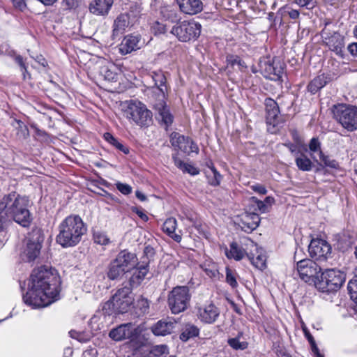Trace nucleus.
I'll return each mask as SVG.
<instances>
[{"instance_id":"obj_32","label":"nucleus","mask_w":357,"mask_h":357,"mask_svg":"<svg viewBox=\"0 0 357 357\" xmlns=\"http://www.w3.org/2000/svg\"><path fill=\"white\" fill-rule=\"evenodd\" d=\"M128 24V16L125 15H120L114 20L113 25V36H116L122 33Z\"/></svg>"},{"instance_id":"obj_43","label":"nucleus","mask_w":357,"mask_h":357,"mask_svg":"<svg viewBox=\"0 0 357 357\" xmlns=\"http://www.w3.org/2000/svg\"><path fill=\"white\" fill-rule=\"evenodd\" d=\"M319 159L326 167L331 168H337L338 167V163L335 160L331 159L328 155H325L322 151H320Z\"/></svg>"},{"instance_id":"obj_41","label":"nucleus","mask_w":357,"mask_h":357,"mask_svg":"<svg viewBox=\"0 0 357 357\" xmlns=\"http://www.w3.org/2000/svg\"><path fill=\"white\" fill-rule=\"evenodd\" d=\"M94 242L97 244L106 245L110 243V240L108 236L102 232H95L93 234Z\"/></svg>"},{"instance_id":"obj_52","label":"nucleus","mask_w":357,"mask_h":357,"mask_svg":"<svg viewBox=\"0 0 357 357\" xmlns=\"http://www.w3.org/2000/svg\"><path fill=\"white\" fill-rule=\"evenodd\" d=\"M284 12L287 13L289 17L292 20H296L299 17L300 13L298 10L291 9L290 8H284Z\"/></svg>"},{"instance_id":"obj_60","label":"nucleus","mask_w":357,"mask_h":357,"mask_svg":"<svg viewBox=\"0 0 357 357\" xmlns=\"http://www.w3.org/2000/svg\"><path fill=\"white\" fill-rule=\"evenodd\" d=\"M15 61L17 62V64H19L20 66V67L22 68V70H26V66H25V64L23 61V58L18 55L15 57Z\"/></svg>"},{"instance_id":"obj_35","label":"nucleus","mask_w":357,"mask_h":357,"mask_svg":"<svg viewBox=\"0 0 357 357\" xmlns=\"http://www.w3.org/2000/svg\"><path fill=\"white\" fill-rule=\"evenodd\" d=\"M241 338L242 334L239 333L236 337L228 339L227 343L235 350H244L248 348V344L246 341L241 340Z\"/></svg>"},{"instance_id":"obj_58","label":"nucleus","mask_w":357,"mask_h":357,"mask_svg":"<svg viewBox=\"0 0 357 357\" xmlns=\"http://www.w3.org/2000/svg\"><path fill=\"white\" fill-rule=\"evenodd\" d=\"M349 52L354 56H357V43H354L348 46Z\"/></svg>"},{"instance_id":"obj_42","label":"nucleus","mask_w":357,"mask_h":357,"mask_svg":"<svg viewBox=\"0 0 357 357\" xmlns=\"http://www.w3.org/2000/svg\"><path fill=\"white\" fill-rule=\"evenodd\" d=\"M348 289L351 293V297L356 303L355 310L357 312V279L351 280L348 284Z\"/></svg>"},{"instance_id":"obj_26","label":"nucleus","mask_w":357,"mask_h":357,"mask_svg":"<svg viewBox=\"0 0 357 357\" xmlns=\"http://www.w3.org/2000/svg\"><path fill=\"white\" fill-rule=\"evenodd\" d=\"M176 225V220L174 218H167L163 224L162 230L178 243L181 241V236L175 233Z\"/></svg>"},{"instance_id":"obj_38","label":"nucleus","mask_w":357,"mask_h":357,"mask_svg":"<svg viewBox=\"0 0 357 357\" xmlns=\"http://www.w3.org/2000/svg\"><path fill=\"white\" fill-rule=\"evenodd\" d=\"M208 182L211 185H218L220 183L222 176L214 167L211 168V173L208 174Z\"/></svg>"},{"instance_id":"obj_12","label":"nucleus","mask_w":357,"mask_h":357,"mask_svg":"<svg viewBox=\"0 0 357 357\" xmlns=\"http://www.w3.org/2000/svg\"><path fill=\"white\" fill-rule=\"evenodd\" d=\"M44 236L42 230L34 228L29 234L24 254L27 261H34L40 255Z\"/></svg>"},{"instance_id":"obj_10","label":"nucleus","mask_w":357,"mask_h":357,"mask_svg":"<svg viewBox=\"0 0 357 357\" xmlns=\"http://www.w3.org/2000/svg\"><path fill=\"white\" fill-rule=\"evenodd\" d=\"M202 26L194 20L183 21L174 25L171 33L181 42L194 41L201 33Z\"/></svg>"},{"instance_id":"obj_53","label":"nucleus","mask_w":357,"mask_h":357,"mask_svg":"<svg viewBox=\"0 0 357 357\" xmlns=\"http://www.w3.org/2000/svg\"><path fill=\"white\" fill-rule=\"evenodd\" d=\"M13 6L15 8L22 11L26 8L25 0H13Z\"/></svg>"},{"instance_id":"obj_31","label":"nucleus","mask_w":357,"mask_h":357,"mask_svg":"<svg viewBox=\"0 0 357 357\" xmlns=\"http://www.w3.org/2000/svg\"><path fill=\"white\" fill-rule=\"evenodd\" d=\"M297 167L303 172H309L312 169V162L304 153H298L295 158Z\"/></svg>"},{"instance_id":"obj_20","label":"nucleus","mask_w":357,"mask_h":357,"mask_svg":"<svg viewBox=\"0 0 357 357\" xmlns=\"http://www.w3.org/2000/svg\"><path fill=\"white\" fill-rule=\"evenodd\" d=\"M220 316V310L213 303H209L198 310V317L200 320L206 324H213L216 321Z\"/></svg>"},{"instance_id":"obj_5","label":"nucleus","mask_w":357,"mask_h":357,"mask_svg":"<svg viewBox=\"0 0 357 357\" xmlns=\"http://www.w3.org/2000/svg\"><path fill=\"white\" fill-rule=\"evenodd\" d=\"M123 116L140 127H147L152 122V112L140 101L130 100L121 104Z\"/></svg>"},{"instance_id":"obj_11","label":"nucleus","mask_w":357,"mask_h":357,"mask_svg":"<svg viewBox=\"0 0 357 357\" xmlns=\"http://www.w3.org/2000/svg\"><path fill=\"white\" fill-rule=\"evenodd\" d=\"M296 270L302 280L316 287L321 273V268L317 262L310 259L299 260L296 264Z\"/></svg>"},{"instance_id":"obj_16","label":"nucleus","mask_w":357,"mask_h":357,"mask_svg":"<svg viewBox=\"0 0 357 357\" xmlns=\"http://www.w3.org/2000/svg\"><path fill=\"white\" fill-rule=\"evenodd\" d=\"M137 334L138 331L135 325L132 323H127L112 329L109 336L115 341L132 340L137 337Z\"/></svg>"},{"instance_id":"obj_50","label":"nucleus","mask_w":357,"mask_h":357,"mask_svg":"<svg viewBox=\"0 0 357 357\" xmlns=\"http://www.w3.org/2000/svg\"><path fill=\"white\" fill-rule=\"evenodd\" d=\"M250 188L254 190L255 192L259 193L260 195H266L267 193V190L265 186L261 184H255L250 186Z\"/></svg>"},{"instance_id":"obj_2","label":"nucleus","mask_w":357,"mask_h":357,"mask_svg":"<svg viewBox=\"0 0 357 357\" xmlns=\"http://www.w3.org/2000/svg\"><path fill=\"white\" fill-rule=\"evenodd\" d=\"M29 199L16 192L5 195L0 199V232L5 230L14 221L24 227H28L32 222L29 209Z\"/></svg>"},{"instance_id":"obj_14","label":"nucleus","mask_w":357,"mask_h":357,"mask_svg":"<svg viewBox=\"0 0 357 357\" xmlns=\"http://www.w3.org/2000/svg\"><path fill=\"white\" fill-rule=\"evenodd\" d=\"M308 251L312 258L324 261L331 254V246L325 240L313 239L309 245Z\"/></svg>"},{"instance_id":"obj_49","label":"nucleus","mask_w":357,"mask_h":357,"mask_svg":"<svg viewBox=\"0 0 357 357\" xmlns=\"http://www.w3.org/2000/svg\"><path fill=\"white\" fill-rule=\"evenodd\" d=\"M137 307H139L142 313H146L149 309V303L147 299L142 298L137 301Z\"/></svg>"},{"instance_id":"obj_62","label":"nucleus","mask_w":357,"mask_h":357,"mask_svg":"<svg viewBox=\"0 0 357 357\" xmlns=\"http://www.w3.org/2000/svg\"><path fill=\"white\" fill-rule=\"evenodd\" d=\"M263 202L268 206V208H269L272 206V204H274L275 199L273 197L268 196V197H266L265 198L264 201H263Z\"/></svg>"},{"instance_id":"obj_36","label":"nucleus","mask_w":357,"mask_h":357,"mask_svg":"<svg viewBox=\"0 0 357 357\" xmlns=\"http://www.w3.org/2000/svg\"><path fill=\"white\" fill-rule=\"evenodd\" d=\"M104 137L107 142H108L118 150L122 151L125 154L129 153L128 147L124 146L122 143L118 141L112 134L106 132L104 134Z\"/></svg>"},{"instance_id":"obj_64","label":"nucleus","mask_w":357,"mask_h":357,"mask_svg":"<svg viewBox=\"0 0 357 357\" xmlns=\"http://www.w3.org/2000/svg\"><path fill=\"white\" fill-rule=\"evenodd\" d=\"M136 213L144 221H147L149 220L148 216L145 213H144L142 211L137 210L136 211Z\"/></svg>"},{"instance_id":"obj_3","label":"nucleus","mask_w":357,"mask_h":357,"mask_svg":"<svg viewBox=\"0 0 357 357\" xmlns=\"http://www.w3.org/2000/svg\"><path fill=\"white\" fill-rule=\"evenodd\" d=\"M56 242L63 248L74 247L86 233L87 227L78 215L67 216L59 226Z\"/></svg>"},{"instance_id":"obj_23","label":"nucleus","mask_w":357,"mask_h":357,"mask_svg":"<svg viewBox=\"0 0 357 357\" xmlns=\"http://www.w3.org/2000/svg\"><path fill=\"white\" fill-rule=\"evenodd\" d=\"M181 10L188 15H195L202 10L200 0H176Z\"/></svg>"},{"instance_id":"obj_4","label":"nucleus","mask_w":357,"mask_h":357,"mask_svg":"<svg viewBox=\"0 0 357 357\" xmlns=\"http://www.w3.org/2000/svg\"><path fill=\"white\" fill-rule=\"evenodd\" d=\"M152 78L155 86L160 91L158 98L153 103V108L156 112L157 118L166 127H168L173 123L174 116L170 113L165 102V93L167 92V78L162 71L153 72Z\"/></svg>"},{"instance_id":"obj_9","label":"nucleus","mask_w":357,"mask_h":357,"mask_svg":"<svg viewBox=\"0 0 357 357\" xmlns=\"http://www.w3.org/2000/svg\"><path fill=\"white\" fill-rule=\"evenodd\" d=\"M189 289L186 286H177L168 294V305L173 314L185 311L190 301Z\"/></svg>"},{"instance_id":"obj_6","label":"nucleus","mask_w":357,"mask_h":357,"mask_svg":"<svg viewBox=\"0 0 357 357\" xmlns=\"http://www.w3.org/2000/svg\"><path fill=\"white\" fill-rule=\"evenodd\" d=\"M334 119L347 131L357 130V107L346 104L334 105Z\"/></svg>"},{"instance_id":"obj_18","label":"nucleus","mask_w":357,"mask_h":357,"mask_svg":"<svg viewBox=\"0 0 357 357\" xmlns=\"http://www.w3.org/2000/svg\"><path fill=\"white\" fill-rule=\"evenodd\" d=\"M264 105L266 113V123L272 125L273 127L278 126L282 122V120L278 103L273 99L268 98H266Z\"/></svg>"},{"instance_id":"obj_51","label":"nucleus","mask_w":357,"mask_h":357,"mask_svg":"<svg viewBox=\"0 0 357 357\" xmlns=\"http://www.w3.org/2000/svg\"><path fill=\"white\" fill-rule=\"evenodd\" d=\"M284 146L287 147L289 149V150L291 151V153L296 156L298 154V152L297 151V150L299 148H301V146L297 145L296 143H291V142L284 143Z\"/></svg>"},{"instance_id":"obj_17","label":"nucleus","mask_w":357,"mask_h":357,"mask_svg":"<svg viewBox=\"0 0 357 357\" xmlns=\"http://www.w3.org/2000/svg\"><path fill=\"white\" fill-rule=\"evenodd\" d=\"M170 142L175 149H178L185 153L198 152L197 146L190 137L178 132H174L170 135Z\"/></svg>"},{"instance_id":"obj_47","label":"nucleus","mask_w":357,"mask_h":357,"mask_svg":"<svg viewBox=\"0 0 357 357\" xmlns=\"http://www.w3.org/2000/svg\"><path fill=\"white\" fill-rule=\"evenodd\" d=\"M151 30L155 35L161 34L165 32L166 26L158 21H155L151 26Z\"/></svg>"},{"instance_id":"obj_48","label":"nucleus","mask_w":357,"mask_h":357,"mask_svg":"<svg viewBox=\"0 0 357 357\" xmlns=\"http://www.w3.org/2000/svg\"><path fill=\"white\" fill-rule=\"evenodd\" d=\"M116 188L123 195H129L132 192L130 185L118 182L116 183Z\"/></svg>"},{"instance_id":"obj_37","label":"nucleus","mask_w":357,"mask_h":357,"mask_svg":"<svg viewBox=\"0 0 357 357\" xmlns=\"http://www.w3.org/2000/svg\"><path fill=\"white\" fill-rule=\"evenodd\" d=\"M247 256L252 263V264L256 268L263 270L266 268V256L261 254H259L257 257L253 255L247 254Z\"/></svg>"},{"instance_id":"obj_34","label":"nucleus","mask_w":357,"mask_h":357,"mask_svg":"<svg viewBox=\"0 0 357 357\" xmlns=\"http://www.w3.org/2000/svg\"><path fill=\"white\" fill-rule=\"evenodd\" d=\"M250 206L249 210L252 212L257 213L259 211L260 213H264L268 212V206L265 204L263 201H261L256 198L255 197H252L250 199Z\"/></svg>"},{"instance_id":"obj_29","label":"nucleus","mask_w":357,"mask_h":357,"mask_svg":"<svg viewBox=\"0 0 357 357\" xmlns=\"http://www.w3.org/2000/svg\"><path fill=\"white\" fill-rule=\"evenodd\" d=\"M199 333V329L192 324H186L183 326L181 333L180 335V339L186 342L190 338L198 336Z\"/></svg>"},{"instance_id":"obj_25","label":"nucleus","mask_w":357,"mask_h":357,"mask_svg":"<svg viewBox=\"0 0 357 357\" xmlns=\"http://www.w3.org/2000/svg\"><path fill=\"white\" fill-rule=\"evenodd\" d=\"M176 325V322L172 320H160L158 321L153 327L152 332L155 335L165 336L170 334Z\"/></svg>"},{"instance_id":"obj_19","label":"nucleus","mask_w":357,"mask_h":357,"mask_svg":"<svg viewBox=\"0 0 357 357\" xmlns=\"http://www.w3.org/2000/svg\"><path fill=\"white\" fill-rule=\"evenodd\" d=\"M260 222V218L257 213L246 211L241 216L238 225L245 232L250 233L257 228Z\"/></svg>"},{"instance_id":"obj_59","label":"nucleus","mask_w":357,"mask_h":357,"mask_svg":"<svg viewBox=\"0 0 357 357\" xmlns=\"http://www.w3.org/2000/svg\"><path fill=\"white\" fill-rule=\"evenodd\" d=\"M69 334H70V336L72 338L76 339V340H79L80 342L82 341V337H81L82 335H81V333H78V332H77L75 331H70L69 332Z\"/></svg>"},{"instance_id":"obj_46","label":"nucleus","mask_w":357,"mask_h":357,"mask_svg":"<svg viewBox=\"0 0 357 357\" xmlns=\"http://www.w3.org/2000/svg\"><path fill=\"white\" fill-rule=\"evenodd\" d=\"M295 2L301 7L312 9L317 6L316 0H295Z\"/></svg>"},{"instance_id":"obj_30","label":"nucleus","mask_w":357,"mask_h":357,"mask_svg":"<svg viewBox=\"0 0 357 357\" xmlns=\"http://www.w3.org/2000/svg\"><path fill=\"white\" fill-rule=\"evenodd\" d=\"M127 272L124 268H121L119 264L114 259L109 266L107 277L110 280H116L121 278Z\"/></svg>"},{"instance_id":"obj_40","label":"nucleus","mask_w":357,"mask_h":357,"mask_svg":"<svg viewBox=\"0 0 357 357\" xmlns=\"http://www.w3.org/2000/svg\"><path fill=\"white\" fill-rule=\"evenodd\" d=\"M151 353L155 356H161L169 354V349L165 344H159L153 346Z\"/></svg>"},{"instance_id":"obj_15","label":"nucleus","mask_w":357,"mask_h":357,"mask_svg":"<svg viewBox=\"0 0 357 357\" xmlns=\"http://www.w3.org/2000/svg\"><path fill=\"white\" fill-rule=\"evenodd\" d=\"M260 69L264 77L273 80H280L284 73L282 64L275 59H264L260 61Z\"/></svg>"},{"instance_id":"obj_63","label":"nucleus","mask_w":357,"mask_h":357,"mask_svg":"<svg viewBox=\"0 0 357 357\" xmlns=\"http://www.w3.org/2000/svg\"><path fill=\"white\" fill-rule=\"evenodd\" d=\"M311 350L316 357H324V355L320 353L317 346H314V348Z\"/></svg>"},{"instance_id":"obj_55","label":"nucleus","mask_w":357,"mask_h":357,"mask_svg":"<svg viewBox=\"0 0 357 357\" xmlns=\"http://www.w3.org/2000/svg\"><path fill=\"white\" fill-rule=\"evenodd\" d=\"M183 169L192 175H196L199 174V171L197 169V168L188 164L185 165V167L183 168Z\"/></svg>"},{"instance_id":"obj_54","label":"nucleus","mask_w":357,"mask_h":357,"mask_svg":"<svg viewBox=\"0 0 357 357\" xmlns=\"http://www.w3.org/2000/svg\"><path fill=\"white\" fill-rule=\"evenodd\" d=\"M291 136L294 141V143H296L297 145L303 147V141L301 139V137L299 136L298 133L296 130H292L291 131Z\"/></svg>"},{"instance_id":"obj_57","label":"nucleus","mask_w":357,"mask_h":357,"mask_svg":"<svg viewBox=\"0 0 357 357\" xmlns=\"http://www.w3.org/2000/svg\"><path fill=\"white\" fill-rule=\"evenodd\" d=\"M204 271L206 272V275L210 278H214L218 274V270L214 268H206L204 269Z\"/></svg>"},{"instance_id":"obj_13","label":"nucleus","mask_w":357,"mask_h":357,"mask_svg":"<svg viewBox=\"0 0 357 357\" xmlns=\"http://www.w3.org/2000/svg\"><path fill=\"white\" fill-rule=\"evenodd\" d=\"M326 24L321 32L323 43L337 54L342 52L344 46L343 37L336 31L331 29Z\"/></svg>"},{"instance_id":"obj_7","label":"nucleus","mask_w":357,"mask_h":357,"mask_svg":"<svg viewBox=\"0 0 357 357\" xmlns=\"http://www.w3.org/2000/svg\"><path fill=\"white\" fill-rule=\"evenodd\" d=\"M345 281V275L343 272L335 269H326L321 273L316 288L322 292H332L337 291Z\"/></svg>"},{"instance_id":"obj_33","label":"nucleus","mask_w":357,"mask_h":357,"mask_svg":"<svg viewBox=\"0 0 357 357\" xmlns=\"http://www.w3.org/2000/svg\"><path fill=\"white\" fill-rule=\"evenodd\" d=\"M327 82V77L324 75H319L309 83L307 89L314 94L323 88Z\"/></svg>"},{"instance_id":"obj_27","label":"nucleus","mask_w":357,"mask_h":357,"mask_svg":"<svg viewBox=\"0 0 357 357\" xmlns=\"http://www.w3.org/2000/svg\"><path fill=\"white\" fill-rule=\"evenodd\" d=\"M133 272L129 280L130 287H137L147 274L148 270L145 266L133 268Z\"/></svg>"},{"instance_id":"obj_21","label":"nucleus","mask_w":357,"mask_h":357,"mask_svg":"<svg viewBox=\"0 0 357 357\" xmlns=\"http://www.w3.org/2000/svg\"><path fill=\"white\" fill-rule=\"evenodd\" d=\"M141 37L128 35L126 36L119 46V51L122 55H126L140 48Z\"/></svg>"},{"instance_id":"obj_56","label":"nucleus","mask_w":357,"mask_h":357,"mask_svg":"<svg viewBox=\"0 0 357 357\" xmlns=\"http://www.w3.org/2000/svg\"><path fill=\"white\" fill-rule=\"evenodd\" d=\"M303 331H304L305 336L306 337V338L309 341V342L310 344V346H311V349H312L314 348V346H317L316 342H315V341L314 340V337L310 333V332L307 331L306 329H304Z\"/></svg>"},{"instance_id":"obj_45","label":"nucleus","mask_w":357,"mask_h":357,"mask_svg":"<svg viewBox=\"0 0 357 357\" xmlns=\"http://www.w3.org/2000/svg\"><path fill=\"white\" fill-rule=\"evenodd\" d=\"M226 281L232 288H235L238 286L236 277L229 268H227L226 270Z\"/></svg>"},{"instance_id":"obj_8","label":"nucleus","mask_w":357,"mask_h":357,"mask_svg":"<svg viewBox=\"0 0 357 357\" xmlns=\"http://www.w3.org/2000/svg\"><path fill=\"white\" fill-rule=\"evenodd\" d=\"M133 301L131 287L124 286L117 290L112 299L105 304L103 309H110L112 307L114 312L123 314L128 311Z\"/></svg>"},{"instance_id":"obj_44","label":"nucleus","mask_w":357,"mask_h":357,"mask_svg":"<svg viewBox=\"0 0 357 357\" xmlns=\"http://www.w3.org/2000/svg\"><path fill=\"white\" fill-rule=\"evenodd\" d=\"M309 149L312 153H319L320 155L321 150V143L317 137H313L311 139L309 143ZM312 155V154H311Z\"/></svg>"},{"instance_id":"obj_1","label":"nucleus","mask_w":357,"mask_h":357,"mask_svg":"<svg viewBox=\"0 0 357 357\" xmlns=\"http://www.w3.org/2000/svg\"><path fill=\"white\" fill-rule=\"evenodd\" d=\"M60 278L56 271L47 266L33 270L24 301L34 308L51 304L59 294Z\"/></svg>"},{"instance_id":"obj_61","label":"nucleus","mask_w":357,"mask_h":357,"mask_svg":"<svg viewBox=\"0 0 357 357\" xmlns=\"http://www.w3.org/2000/svg\"><path fill=\"white\" fill-rule=\"evenodd\" d=\"M135 195H136V197L142 202H144L147 199L146 196L142 192H141L139 190H137L135 192Z\"/></svg>"},{"instance_id":"obj_22","label":"nucleus","mask_w":357,"mask_h":357,"mask_svg":"<svg viewBox=\"0 0 357 357\" xmlns=\"http://www.w3.org/2000/svg\"><path fill=\"white\" fill-rule=\"evenodd\" d=\"M115 261L119 264L121 268L126 272L132 270L137 264V257L135 254L126 250L121 251L116 256Z\"/></svg>"},{"instance_id":"obj_39","label":"nucleus","mask_w":357,"mask_h":357,"mask_svg":"<svg viewBox=\"0 0 357 357\" xmlns=\"http://www.w3.org/2000/svg\"><path fill=\"white\" fill-rule=\"evenodd\" d=\"M227 64L232 68L237 66L239 70H241V68L244 67V62L236 55L229 54L227 56Z\"/></svg>"},{"instance_id":"obj_28","label":"nucleus","mask_w":357,"mask_h":357,"mask_svg":"<svg viewBox=\"0 0 357 357\" xmlns=\"http://www.w3.org/2000/svg\"><path fill=\"white\" fill-rule=\"evenodd\" d=\"M225 255L229 259H234L236 261H239L247 254L242 248L238 245L236 243L233 242L230 244L229 250L226 248Z\"/></svg>"},{"instance_id":"obj_24","label":"nucleus","mask_w":357,"mask_h":357,"mask_svg":"<svg viewBox=\"0 0 357 357\" xmlns=\"http://www.w3.org/2000/svg\"><path fill=\"white\" fill-rule=\"evenodd\" d=\"M113 0H93L90 3V12L96 15H107L110 10Z\"/></svg>"}]
</instances>
